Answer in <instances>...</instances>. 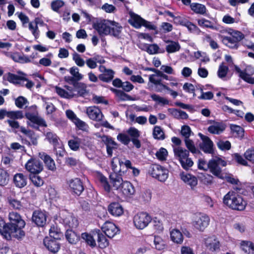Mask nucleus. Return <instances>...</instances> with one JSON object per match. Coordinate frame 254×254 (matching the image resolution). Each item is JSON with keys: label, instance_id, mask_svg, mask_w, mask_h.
Here are the masks:
<instances>
[{"label": "nucleus", "instance_id": "obj_4", "mask_svg": "<svg viewBox=\"0 0 254 254\" xmlns=\"http://www.w3.org/2000/svg\"><path fill=\"white\" fill-rule=\"evenodd\" d=\"M148 172L152 177L158 179L160 182H165L168 177V170L159 165H151Z\"/></svg>", "mask_w": 254, "mask_h": 254}, {"label": "nucleus", "instance_id": "obj_13", "mask_svg": "<svg viewBox=\"0 0 254 254\" xmlns=\"http://www.w3.org/2000/svg\"><path fill=\"white\" fill-rule=\"evenodd\" d=\"M198 135L202 140V142L199 144L200 149L205 153L213 154L214 144L212 141L209 137L201 134V133H199Z\"/></svg>", "mask_w": 254, "mask_h": 254}, {"label": "nucleus", "instance_id": "obj_21", "mask_svg": "<svg viewBox=\"0 0 254 254\" xmlns=\"http://www.w3.org/2000/svg\"><path fill=\"white\" fill-rule=\"evenodd\" d=\"M181 180L187 185L193 189L197 184V179L196 177L190 174L182 172L180 174Z\"/></svg>", "mask_w": 254, "mask_h": 254}, {"label": "nucleus", "instance_id": "obj_50", "mask_svg": "<svg viewBox=\"0 0 254 254\" xmlns=\"http://www.w3.org/2000/svg\"><path fill=\"white\" fill-rule=\"evenodd\" d=\"M77 94L76 96H82L84 97L87 94V91L86 90V86L84 83H78L77 85L75 87Z\"/></svg>", "mask_w": 254, "mask_h": 254}, {"label": "nucleus", "instance_id": "obj_44", "mask_svg": "<svg viewBox=\"0 0 254 254\" xmlns=\"http://www.w3.org/2000/svg\"><path fill=\"white\" fill-rule=\"evenodd\" d=\"M153 136L157 140H164L165 135L162 128L160 126H155L153 130Z\"/></svg>", "mask_w": 254, "mask_h": 254}, {"label": "nucleus", "instance_id": "obj_51", "mask_svg": "<svg viewBox=\"0 0 254 254\" xmlns=\"http://www.w3.org/2000/svg\"><path fill=\"white\" fill-rule=\"evenodd\" d=\"M97 242L100 248L103 249L108 246L109 242L105 235L101 232L97 234Z\"/></svg>", "mask_w": 254, "mask_h": 254}, {"label": "nucleus", "instance_id": "obj_25", "mask_svg": "<svg viewBox=\"0 0 254 254\" xmlns=\"http://www.w3.org/2000/svg\"><path fill=\"white\" fill-rule=\"evenodd\" d=\"M10 229L8 223L6 224L2 218L0 217V234L7 240H10L13 237Z\"/></svg>", "mask_w": 254, "mask_h": 254}, {"label": "nucleus", "instance_id": "obj_8", "mask_svg": "<svg viewBox=\"0 0 254 254\" xmlns=\"http://www.w3.org/2000/svg\"><path fill=\"white\" fill-rule=\"evenodd\" d=\"M66 184L69 191L78 196L80 195L84 190L83 183L78 178L67 180Z\"/></svg>", "mask_w": 254, "mask_h": 254}, {"label": "nucleus", "instance_id": "obj_19", "mask_svg": "<svg viewBox=\"0 0 254 254\" xmlns=\"http://www.w3.org/2000/svg\"><path fill=\"white\" fill-rule=\"evenodd\" d=\"M128 136L130 138V141L135 146L136 148H140L141 147V142L138 139L140 135V131L134 127H129L127 131Z\"/></svg>", "mask_w": 254, "mask_h": 254}, {"label": "nucleus", "instance_id": "obj_48", "mask_svg": "<svg viewBox=\"0 0 254 254\" xmlns=\"http://www.w3.org/2000/svg\"><path fill=\"white\" fill-rule=\"evenodd\" d=\"M145 51L150 55L156 54L158 53H163L164 51H159L160 48L156 44H153L144 46Z\"/></svg>", "mask_w": 254, "mask_h": 254}, {"label": "nucleus", "instance_id": "obj_23", "mask_svg": "<svg viewBox=\"0 0 254 254\" xmlns=\"http://www.w3.org/2000/svg\"><path fill=\"white\" fill-rule=\"evenodd\" d=\"M130 18L128 23L135 28L138 29L142 26L144 19L139 15L133 13L129 12Z\"/></svg>", "mask_w": 254, "mask_h": 254}, {"label": "nucleus", "instance_id": "obj_14", "mask_svg": "<svg viewBox=\"0 0 254 254\" xmlns=\"http://www.w3.org/2000/svg\"><path fill=\"white\" fill-rule=\"evenodd\" d=\"M60 221L65 226L71 228H76L78 225L77 219L72 214L66 211L62 213Z\"/></svg>", "mask_w": 254, "mask_h": 254}, {"label": "nucleus", "instance_id": "obj_36", "mask_svg": "<svg viewBox=\"0 0 254 254\" xmlns=\"http://www.w3.org/2000/svg\"><path fill=\"white\" fill-rule=\"evenodd\" d=\"M111 23L109 34L119 38L123 28L122 27L119 23L114 21H111Z\"/></svg>", "mask_w": 254, "mask_h": 254}, {"label": "nucleus", "instance_id": "obj_61", "mask_svg": "<svg viewBox=\"0 0 254 254\" xmlns=\"http://www.w3.org/2000/svg\"><path fill=\"white\" fill-rule=\"evenodd\" d=\"M154 244L155 249L158 250H162L166 248L165 242L159 236H155L154 238Z\"/></svg>", "mask_w": 254, "mask_h": 254}, {"label": "nucleus", "instance_id": "obj_43", "mask_svg": "<svg viewBox=\"0 0 254 254\" xmlns=\"http://www.w3.org/2000/svg\"><path fill=\"white\" fill-rule=\"evenodd\" d=\"M39 174H33L29 175V179L36 187H40L44 184V180L38 175Z\"/></svg>", "mask_w": 254, "mask_h": 254}, {"label": "nucleus", "instance_id": "obj_26", "mask_svg": "<svg viewBox=\"0 0 254 254\" xmlns=\"http://www.w3.org/2000/svg\"><path fill=\"white\" fill-rule=\"evenodd\" d=\"M226 128V125L222 122H215L208 127V131L212 133L219 134L222 133Z\"/></svg>", "mask_w": 254, "mask_h": 254}, {"label": "nucleus", "instance_id": "obj_3", "mask_svg": "<svg viewBox=\"0 0 254 254\" xmlns=\"http://www.w3.org/2000/svg\"><path fill=\"white\" fill-rule=\"evenodd\" d=\"M224 204L233 210L242 211L245 209L247 202L239 194L235 191H229L223 197Z\"/></svg>", "mask_w": 254, "mask_h": 254}, {"label": "nucleus", "instance_id": "obj_46", "mask_svg": "<svg viewBox=\"0 0 254 254\" xmlns=\"http://www.w3.org/2000/svg\"><path fill=\"white\" fill-rule=\"evenodd\" d=\"M111 90L115 93L119 99L121 101L129 100L131 99L129 95L127 94L121 90L111 88Z\"/></svg>", "mask_w": 254, "mask_h": 254}, {"label": "nucleus", "instance_id": "obj_29", "mask_svg": "<svg viewBox=\"0 0 254 254\" xmlns=\"http://www.w3.org/2000/svg\"><path fill=\"white\" fill-rule=\"evenodd\" d=\"M108 210L109 213L114 216H120L124 212L122 206L117 202L110 204L108 206Z\"/></svg>", "mask_w": 254, "mask_h": 254}, {"label": "nucleus", "instance_id": "obj_33", "mask_svg": "<svg viewBox=\"0 0 254 254\" xmlns=\"http://www.w3.org/2000/svg\"><path fill=\"white\" fill-rule=\"evenodd\" d=\"M166 50L168 53H174L178 52L181 49V46L178 42L171 41V40H165Z\"/></svg>", "mask_w": 254, "mask_h": 254}, {"label": "nucleus", "instance_id": "obj_57", "mask_svg": "<svg viewBox=\"0 0 254 254\" xmlns=\"http://www.w3.org/2000/svg\"><path fill=\"white\" fill-rule=\"evenodd\" d=\"M24 117L22 111H8L7 118L10 120L21 119Z\"/></svg>", "mask_w": 254, "mask_h": 254}, {"label": "nucleus", "instance_id": "obj_5", "mask_svg": "<svg viewBox=\"0 0 254 254\" xmlns=\"http://www.w3.org/2000/svg\"><path fill=\"white\" fill-rule=\"evenodd\" d=\"M227 163L220 158H213L208 161V169L210 172L218 178H222L223 174L219 166H225Z\"/></svg>", "mask_w": 254, "mask_h": 254}, {"label": "nucleus", "instance_id": "obj_37", "mask_svg": "<svg viewBox=\"0 0 254 254\" xmlns=\"http://www.w3.org/2000/svg\"><path fill=\"white\" fill-rule=\"evenodd\" d=\"M222 43L231 49H237L239 47V43L236 42L231 36H221Z\"/></svg>", "mask_w": 254, "mask_h": 254}, {"label": "nucleus", "instance_id": "obj_1", "mask_svg": "<svg viewBox=\"0 0 254 254\" xmlns=\"http://www.w3.org/2000/svg\"><path fill=\"white\" fill-rule=\"evenodd\" d=\"M8 219L9 222L8 224L13 238L17 240L22 239L25 236V232L22 230L25 225V221L19 213L13 211L9 213Z\"/></svg>", "mask_w": 254, "mask_h": 254}, {"label": "nucleus", "instance_id": "obj_59", "mask_svg": "<svg viewBox=\"0 0 254 254\" xmlns=\"http://www.w3.org/2000/svg\"><path fill=\"white\" fill-rule=\"evenodd\" d=\"M228 70V67L227 65H225L223 63H222L220 64L218 68L217 71L218 76L221 79H223L226 76Z\"/></svg>", "mask_w": 254, "mask_h": 254}, {"label": "nucleus", "instance_id": "obj_28", "mask_svg": "<svg viewBox=\"0 0 254 254\" xmlns=\"http://www.w3.org/2000/svg\"><path fill=\"white\" fill-rule=\"evenodd\" d=\"M39 156L43 160L46 166L49 170L52 171L56 170V167L55 161L49 155L44 153H39Z\"/></svg>", "mask_w": 254, "mask_h": 254}, {"label": "nucleus", "instance_id": "obj_17", "mask_svg": "<svg viewBox=\"0 0 254 254\" xmlns=\"http://www.w3.org/2000/svg\"><path fill=\"white\" fill-rule=\"evenodd\" d=\"M99 70L102 73L99 75V79L104 82H110L114 77L115 72L111 69H107L104 65L99 66Z\"/></svg>", "mask_w": 254, "mask_h": 254}, {"label": "nucleus", "instance_id": "obj_7", "mask_svg": "<svg viewBox=\"0 0 254 254\" xmlns=\"http://www.w3.org/2000/svg\"><path fill=\"white\" fill-rule=\"evenodd\" d=\"M151 221V216L146 212H139L134 215L133 223L138 229L145 228Z\"/></svg>", "mask_w": 254, "mask_h": 254}, {"label": "nucleus", "instance_id": "obj_41", "mask_svg": "<svg viewBox=\"0 0 254 254\" xmlns=\"http://www.w3.org/2000/svg\"><path fill=\"white\" fill-rule=\"evenodd\" d=\"M7 200L10 207L14 209L20 210L23 207L21 202L15 197L9 196Z\"/></svg>", "mask_w": 254, "mask_h": 254}, {"label": "nucleus", "instance_id": "obj_52", "mask_svg": "<svg viewBox=\"0 0 254 254\" xmlns=\"http://www.w3.org/2000/svg\"><path fill=\"white\" fill-rule=\"evenodd\" d=\"M97 178L101 184L102 187L104 188L105 190L107 192H110L111 190V187L108 182L107 178L101 174H98Z\"/></svg>", "mask_w": 254, "mask_h": 254}, {"label": "nucleus", "instance_id": "obj_10", "mask_svg": "<svg viewBox=\"0 0 254 254\" xmlns=\"http://www.w3.org/2000/svg\"><path fill=\"white\" fill-rule=\"evenodd\" d=\"M25 167L31 174H39L44 168L42 162L36 158H31L28 160L25 164Z\"/></svg>", "mask_w": 254, "mask_h": 254}, {"label": "nucleus", "instance_id": "obj_45", "mask_svg": "<svg viewBox=\"0 0 254 254\" xmlns=\"http://www.w3.org/2000/svg\"><path fill=\"white\" fill-rule=\"evenodd\" d=\"M171 115L177 119H187L189 117L186 112L176 109H170Z\"/></svg>", "mask_w": 254, "mask_h": 254}, {"label": "nucleus", "instance_id": "obj_63", "mask_svg": "<svg viewBox=\"0 0 254 254\" xmlns=\"http://www.w3.org/2000/svg\"><path fill=\"white\" fill-rule=\"evenodd\" d=\"M186 27L190 32L194 34L199 35L201 33L200 29L196 25L189 21L187 23Z\"/></svg>", "mask_w": 254, "mask_h": 254}, {"label": "nucleus", "instance_id": "obj_30", "mask_svg": "<svg viewBox=\"0 0 254 254\" xmlns=\"http://www.w3.org/2000/svg\"><path fill=\"white\" fill-rule=\"evenodd\" d=\"M155 75L154 74H151L149 76V80L150 82L153 83L155 85H159L162 86L164 89L167 90L168 91H169L170 92V94L174 98H175L178 96V94L176 91L172 90L169 87H168L166 85L162 83L161 79H155Z\"/></svg>", "mask_w": 254, "mask_h": 254}, {"label": "nucleus", "instance_id": "obj_38", "mask_svg": "<svg viewBox=\"0 0 254 254\" xmlns=\"http://www.w3.org/2000/svg\"><path fill=\"white\" fill-rule=\"evenodd\" d=\"M190 8L194 13L201 15H205L207 10L204 4L197 2H193L190 4Z\"/></svg>", "mask_w": 254, "mask_h": 254}, {"label": "nucleus", "instance_id": "obj_42", "mask_svg": "<svg viewBox=\"0 0 254 254\" xmlns=\"http://www.w3.org/2000/svg\"><path fill=\"white\" fill-rule=\"evenodd\" d=\"M185 143L188 150L193 154H198L200 153V151L195 147L194 142L189 138L184 139Z\"/></svg>", "mask_w": 254, "mask_h": 254}, {"label": "nucleus", "instance_id": "obj_6", "mask_svg": "<svg viewBox=\"0 0 254 254\" xmlns=\"http://www.w3.org/2000/svg\"><path fill=\"white\" fill-rule=\"evenodd\" d=\"M26 118L28 120L27 125L31 127L38 129V126L46 127L47 126L45 121L38 116L37 112H27L25 114Z\"/></svg>", "mask_w": 254, "mask_h": 254}, {"label": "nucleus", "instance_id": "obj_18", "mask_svg": "<svg viewBox=\"0 0 254 254\" xmlns=\"http://www.w3.org/2000/svg\"><path fill=\"white\" fill-rule=\"evenodd\" d=\"M86 113L91 120L95 121H101L103 118L101 110L96 106L87 107Z\"/></svg>", "mask_w": 254, "mask_h": 254}, {"label": "nucleus", "instance_id": "obj_12", "mask_svg": "<svg viewBox=\"0 0 254 254\" xmlns=\"http://www.w3.org/2000/svg\"><path fill=\"white\" fill-rule=\"evenodd\" d=\"M111 23L110 21L100 19L97 20L93 23V27L100 35H109L110 32V25Z\"/></svg>", "mask_w": 254, "mask_h": 254}, {"label": "nucleus", "instance_id": "obj_22", "mask_svg": "<svg viewBox=\"0 0 254 254\" xmlns=\"http://www.w3.org/2000/svg\"><path fill=\"white\" fill-rule=\"evenodd\" d=\"M13 181L16 187L21 189L26 186L27 177L23 173H16L14 175Z\"/></svg>", "mask_w": 254, "mask_h": 254}, {"label": "nucleus", "instance_id": "obj_32", "mask_svg": "<svg viewBox=\"0 0 254 254\" xmlns=\"http://www.w3.org/2000/svg\"><path fill=\"white\" fill-rule=\"evenodd\" d=\"M20 131L30 139L32 144L35 146L37 145L38 136L33 131L27 129L25 127H21Z\"/></svg>", "mask_w": 254, "mask_h": 254}, {"label": "nucleus", "instance_id": "obj_15", "mask_svg": "<svg viewBox=\"0 0 254 254\" xmlns=\"http://www.w3.org/2000/svg\"><path fill=\"white\" fill-rule=\"evenodd\" d=\"M101 229L105 234L110 238L114 237L120 231L116 225L110 221L105 222L102 226Z\"/></svg>", "mask_w": 254, "mask_h": 254}, {"label": "nucleus", "instance_id": "obj_20", "mask_svg": "<svg viewBox=\"0 0 254 254\" xmlns=\"http://www.w3.org/2000/svg\"><path fill=\"white\" fill-rule=\"evenodd\" d=\"M57 239L46 238L44 240V244L47 249L53 253H57L60 249V245Z\"/></svg>", "mask_w": 254, "mask_h": 254}, {"label": "nucleus", "instance_id": "obj_39", "mask_svg": "<svg viewBox=\"0 0 254 254\" xmlns=\"http://www.w3.org/2000/svg\"><path fill=\"white\" fill-rule=\"evenodd\" d=\"M65 237L71 244H75L79 240V236L71 229H67L65 233Z\"/></svg>", "mask_w": 254, "mask_h": 254}, {"label": "nucleus", "instance_id": "obj_9", "mask_svg": "<svg viewBox=\"0 0 254 254\" xmlns=\"http://www.w3.org/2000/svg\"><path fill=\"white\" fill-rule=\"evenodd\" d=\"M236 72L238 73L239 76L245 81L250 83L254 84V78L251 76L254 74V68L251 66H247L246 68L242 70L237 65H234Z\"/></svg>", "mask_w": 254, "mask_h": 254}, {"label": "nucleus", "instance_id": "obj_24", "mask_svg": "<svg viewBox=\"0 0 254 254\" xmlns=\"http://www.w3.org/2000/svg\"><path fill=\"white\" fill-rule=\"evenodd\" d=\"M204 245L208 250L212 252L216 251L220 248V243L214 237L205 239Z\"/></svg>", "mask_w": 254, "mask_h": 254}, {"label": "nucleus", "instance_id": "obj_35", "mask_svg": "<svg viewBox=\"0 0 254 254\" xmlns=\"http://www.w3.org/2000/svg\"><path fill=\"white\" fill-rule=\"evenodd\" d=\"M123 164V162L121 161L119 158L114 157L111 161V167L113 172L110 174H116L117 176H121L119 173L121 170V166Z\"/></svg>", "mask_w": 254, "mask_h": 254}, {"label": "nucleus", "instance_id": "obj_2", "mask_svg": "<svg viewBox=\"0 0 254 254\" xmlns=\"http://www.w3.org/2000/svg\"><path fill=\"white\" fill-rule=\"evenodd\" d=\"M111 183L114 189L118 190L124 196L129 197L134 194L135 189L133 185L128 181H123L121 176L116 174L110 175Z\"/></svg>", "mask_w": 254, "mask_h": 254}, {"label": "nucleus", "instance_id": "obj_64", "mask_svg": "<svg viewBox=\"0 0 254 254\" xmlns=\"http://www.w3.org/2000/svg\"><path fill=\"white\" fill-rule=\"evenodd\" d=\"M182 168L186 170H188L193 165V162L190 158L187 157L184 160L180 161Z\"/></svg>", "mask_w": 254, "mask_h": 254}, {"label": "nucleus", "instance_id": "obj_27", "mask_svg": "<svg viewBox=\"0 0 254 254\" xmlns=\"http://www.w3.org/2000/svg\"><path fill=\"white\" fill-rule=\"evenodd\" d=\"M173 151L175 157L179 161L184 160L186 158L189 156V151L180 146H176L173 147Z\"/></svg>", "mask_w": 254, "mask_h": 254}, {"label": "nucleus", "instance_id": "obj_62", "mask_svg": "<svg viewBox=\"0 0 254 254\" xmlns=\"http://www.w3.org/2000/svg\"><path fill=\"white\" fill-rule=\"evenodd\" d=\"M150 97L152 100L159 104H161L162 105L169 104V101L167 99L162 97L157 94H152L150 95Z\"/></svg>", "mask_w": 254, "mask_h": 254}, {"label": "nucleus", "instance_id": "obj_31", "mask_svg": "<svg viewBox=\"0 0 254 254\" xmlns=\"http://www.w3.org/2000/svg\"><path fill=\"white\" fill-rule=\"evenodd\" d=\"M44 134L46 139H47L50 143L52 144L54 147L60 145V138L53 131L48 129L45 131Z\"/></svg>", "mask_w": 254, "mask_h": 254}, {"label": "nucleus", "instance_id": "obj_53", "mask_svg": "<svg viewBox=\"0 0 254 254\" xmlns=\"http://www.w3.org/2000/svg\"><path fill=\"white\" fill-rule=\"evenodd\" d=\"M230 128L235 137H240L244 135V130L241 127L236 125H231Z\"/></svg>", "mask_w": 254, "mask_h": 254}, {"label": "nucleus", "instance_id": "obj_54", "mask_svg": "<svg viewBox=\"0 0 254 254\" xmlns=\"http://www.w3.org/2000/svg\"><path fill=\"white\" fill-rule=\"evenodd\" d=\"M81 238L86 243L92 248L95 247L96 245V242L92 236L87 233H83L81 234Z\"/></svg>", "mask_w": 254, "mask_h": 254}, {"label": "nucleus", "instance_id": "obj_60", "mask_svg": "<svg viewBox=\"0 0 254 254\" xmlns=\"http://www.w3.org/2000/svg\"><path fill=\"white\" fill-rule=\"evenodd\" d=\"M168 154V153L167 149L161 147L156 152L155 155L158 160L163 161L166 160Z\"/></svg>", "mask_w": 254, "mask_h": 254}, {"label": "nucleus", "instance_id": "obj_58", "mask_svg": "<svg viewBox=\"0 0 254 254\" xmlns=\"http://www.w3.org/2000/svg\"><path fill=\"white\" fill-rule=\"evenodd\" d=\"M49 234L50 238L55 239L57 240L61 239V236H63L60 230L54 226H51L49 230Z\"/></svg>", "mask_w": 254, "mask_h": 254}, {"label": "nucleus", "instance_id": "obj_56", "mask_svg": "<svg viewBox=\"0 0 254 254\" xmlns=\"http://www.w3.org/2000/svg\"><path fill=\"white\" fill-rule=\"evenodd\" d=\"M228 33L230 34V36L233 37L238 43L245 37L244 35L242 32L232 29L229 30Z\"/></svg>", "mask_w": 254, "mask_h": 254}, {"label": "nucleus", "instance_id": "obj_55", "mask_svg": "<svg viewBox=\"0 0 254 254\" xmlns=\"http://www.w3.org/2000/svg\"><path fill=\"white\" fill-rule=\"evenodd\" d=\"M64 4V2L62 0H54L51 3V7L54 11L59 13L60 9Z\"/></svg>", "mask_w": 254, "mask_h": 254}, {"label": "nucleus", "instance_id": "obj_40", "mask_svg": "<svg viewBox=\"0 0 254 254\" xmlns=\"http://www.w3.org/2000/svg\"><path fill=\"white\" fill-rule=\"evenodd\" d=\"M197 23L200 27L210 28L212 30H218L215 23L204 18L198 19Z\"/></svg>", "mask_w": 254, "mask_h": 254}, {"label": "nucleus", "instance_id": "obj_34", "mask_svg": "<svg viewBox=\"0 0 254 254\" xmlns=\"http://www.w3.org/2000/svg\"><path fill=\"white\" fill-rule=\"evenodd\" d=\"M170 238L171 240L176 244H181L183 242V235L178 229H174L170 231Z\"/></svg>", "mask_w": 254, "mask_h": 254}, {"label": "nucleus", "instance_id": "obj_47", "mask_svg": "<svg viewBox=\"0 0 254 254\" xmlns=\"http://www.w3.org/2000/svg\"><path fill=\"white\" fill-rule=\"evenodd\" d=\"M82 143V139L75 137L73 139H70L68 141V145L69 148L73 151H77Z\"/></svg>", "mask_w": 254, "mask_h": 254}, {"label": "nucleus", "instance_id": "obj_16", "mask_svg": "<svg viewBox=\"0 0 254 254\" xmlns=\"http://www.w3.org/2000/svg\"><path fill=\"white\" fill-rule=\"evenodd\" d=\"M47 215L45 211L35 210L32 217V222L39 227L44 226L47 222Z\"/></svg>", "mask_w": 254, "mask_h": 254}, {"label": "nucleus", "instance_id": "obj_49", "mask_svg": "<svg viewBox=\"0 0 254 254\" xmlns=\"http://www.w3.org/2000/svg\"><path fill=\"white\" fill-rule=\"evenodd\" d=\"M20 77L21 76L10 72L7 73L4 76V78H5L7 81L14 84H18V83H21V81H20Z\"/></svg>", "mask_w": 254, "mask_h": 254}, {"label": "nucleus", "instance_id": "obj_11", "mask_svg": "<svg viewBox=\"0 0 254 254\" xmlns=\"http://www.w3.org/2000/svg\"><path fill=\"white\" fill-rule=\"evenodd\" d=\"M209 221L210 219L207 215L199 214L192 221V225L196 230L203 232L208 226Z\"/></svg>", "mask_w": 254, "mask_h": 254}]
</instances>
